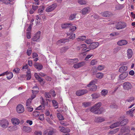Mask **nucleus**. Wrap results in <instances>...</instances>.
I'll list each match as a JSON object with an SVG mask.
<instances>
[{"instance_id":"36","label":"nucleus","mask_w":135,"mask_h":135,"mask_svg":"<svg viewBox=\"0 0 135 135\" xmlns=\"http://www.w3.org/2000/svg\"><path fill=\"white\" fill-rule=\"evenodd\" d=\"M42 104L43 107V109H44L46 106H47L48 105V102L47 100H46V101H44L43 98H42Z\"/></svg>"},{"instance_id":"21","label":"nucleus","mask_w":135,"mask_h":135,"mask_svg":"<svg viewBox=\"0 0 135 135\" xmlns=\"http://www.w3.org/2000/svg\"><path fill=\"white\" fill-rule=\"evenodd\" d=\"M22 129L25 132L29 133L31 131L32 129L30 127L24 126L23 127Z\"/></svg>"},{"instance_id":"16","label":"nucleus","mask_w":135,"mask_h":135,"mask_svg":"<svg viewBox=\"0 0 135 135\" xmlns=\"http://www.w3.org/2000/svg\"><path fill=\"white\" fill-rule=\"evenodd\" d=\"M99 44L98 42H92L90 45V48L92 49H94L98 47Z\"/></svg>"},{"instance_id":"61","label":"nucleus","mask_w":135,"mask_h":135,"mask_svg":"<svg viewBox=\"0 0 135 135\" xmlns=\"http://www.w3.org/2000/svg\"><path fill=\"white\" fill-rule=\"evenodd\" d=\"M27 108L29 112H31L33 110V108L31 106H30L27 107Z\"/></svg>"},{"instance_id":"55","label":"nucleus","mask_w":135,"mask_h":135,"mask_svg":"<svg viewBox=\"0 0 135 135\" xmlns=\"http://www.w3.org/2000/svg\"><path fill=\"white\" fill-rule=\"evenodd\" d=\"M15 127L14 126H11L9 127L8 129L7 130L9 131H12L14 130Z\"/></svg>"},{"instance_id":"10","label":"nucleus","mask_w":135,"mask_h":135,"mask_svg":"<svg viewBox=\"0 0 135 135\" xmlns=\"http://www.w3.org/2000/svg\"><path fill=\"white\" fill-rule=\"evenodd\" d=\"M86 64L85 62L82 61L78 63L74 64L73 67L75 68L78 69L84 66Z\"/></svg>"},{"instance_id":"51","label":"nucleus","mask_w":135,"mask_h":135,"mask_svg":"<svg viewBox=\"0 0 135 135\" xmlns=\"http://www.w3.org/2000/svg\"><path fill=\"white\" fill-rule=\"evenodd\" d=\"M27 80H29L31 79V74L30 72L28 71L26 75Z\"/></svg>"},{"instance_id":"35","label":"nucleus","mask_w":135,"mask_h":135,"mask_svg":"<svg viewBox=\"0 0 135 135\" xmlns=\"http://www.w3.org/2000/svg\"><path fill=\"white\" fill-rule=\"evenodd\" d=\"M108 93V91L106 89L103 90L101 92V94L102 96H104L106 95Z\"/></svg>"},{"instance_id":"8","label":"nucleus","mask_w":135,"mask_h":135,"mask_svg":"<svg viewBox=\"0 0 135 135\" xmlns=\"http://www.w3.org/2000/svg\"><path fill=\"white\" fill-rule=\"evenodd\" d=\"M41 32L40 31H38L35 34L34 36L32 38V40L33 41H37L39 39Z\"/></svg>"},{"instance_id":"18","label":"nucleus","mask_w":135,"mask_h":135,"mask_svg":"<svg viewBox=\"0 0 135 135\" xmlns=\"http://www.w3.org/2000/svg\"><path fill=\"white\" fill-rule=\"evenodd\" d=\"M127 56L128 58L129 59L131 58L133 54V52L132 50L129 49L127 50Z\"/></svg>"},{"instance_id":"41","label":"nucleus","mask_w":135,"mask_h":135,"mask_svg":"<svg viewBox=\"0 0 135 135\" xmlns=\"http://www.w3.org/2000/svg\"><path fill=\"white\" fill-rule=\"evenodd\" d=\"M70 62H72L73 63L77 62H78L79 60L78 58H75L74 59H70L69 60Z\"/></svg>"},{"instance_id":"4","label":"nucleus","mask_w":135,"mask_h":135,"mask_svg":"<svg viewBox=\"0 0 135 135\" xmlns=\"http://www.w3.org/2000/svg\"><path fill=\"white\" fill-rule=\"evenodd\" d=\"M123 88L125 90L129 91L132 88V86L131 83L126 82L123 84Z\"/></svg>"},{"instance_id":"52","label":"nucleus","mask_w":135,"mask_h":135,"mask_svg":"<svg viewBox=\"0 0 135 135\" xmlns=\"http://www.w3.org/2000/svg\"><path fill=\"white\" fill-rule=\"evenodd\" d=\"M44 10V7L42 6H41L40 7V8L38 10V12L40 14H41L43 12V11Z\"/></svg>"},{"instance_id":"22","label":"nucleus","mask_w":135,"mask_h":135,"mask_svg":"<svg viewBox=\"0 0 135 135\" xmlns=\"http://www.w3.org/2000/svg\"><path fill=\"white\" fill-rule=\"evenodd\" d=\"M127 67L126 66H124L121 67L119 69V71L120 73L125 72L127 69Z\"/></svg>"},{"instance_id":"2","label":"nucleus","mask_w":135,"mask_h":135,"mask_svg":"<svg viewBox=\"0 0 135 135\" xmlns=\"http://www.w3.org/2000/svg\"><path fill=\"white\" fill-rule=\"evenodd\" d=\"M127 26V24L126 23L119 22L116 24L115 27L117 30H121L125 28Z\"/></svg>"},{"instance_id":"54","label":"nucleus","mask_w":135,"mask_h":135,"mask_svg":"<svg viewBox=\"0 0 135 135\" xmlns=\"http://www.w3.org/2000/svg\"><path fill=\"white\" fill-rule=\"evenodd\" d=\"M104 68V66L103 65H100L98 66L97 67V69L100 71L103 70Z\"/></svg>"},{"instance_id":"39","label":"nucleus","mask_w":135,"mask_h":135,"mask_svg":"<svg viewBox=\"0 0 135 135\" xmlns=\"http://www.w3.org/2000/svg\"><path fill=\"white\" fill-rule=\"evenodd\" d=\"M127 130L128 131V132H130V130L129 129H127L126 127H123L121 128V129L120 131L121 132H125L127 131Z\"/></svg>"},{"instance_id":"45","label":"nucleus","mask_w":135,"mask_h":135,"mask_svg":"<svg viewBox=\"0 0 135 135\" xmlns=\"http://www.w3.org/2000/svg\"><path fill=\"white\" fill-rule=\"evenodd\" d=\"M75 34H72L71 35H69L68 38L69 39H74L75 37Z\"/></svg>"},{"instance_id":"48","label":"nucleus","mask_w":135,"mask_h":135,"mask_svg":"<svg viewBox=\"0 0 135 135\" xmlns=\"http://www.w3.org/2000/svg\"><path fill=\"white\" fill-rule=\"evenodd\" d=\"M78 3L81 5L85 4L86 3V2L84 0H78Z\"/></svg>"},{"instance_id":"37","label":"nucleus","mask_w":135,"mask_h":135,"mask_svg":"<svg viewBox=\"0 0 135 135\" xmlns=\"http://www.w3.org/2000/svg\"><path fill=\"white\" fill-rule=\"evenodd\" d=\"M98 61L97 59H93L90 62V65L92 66H94L97 64Z\"/></svg>"},{"instance_id":"12","label":"nucleus","mask_w":135,"mask_h":135,"mask_svg":"<svg viewBox=\"0 0 135 135\" xmlns=\"http://www.w3.org/2000/svg\"><path fill=\"white\" fill-rule=\"evenodd\" d=\"M69 40L68 39H63L58 40L56 42V44L59 45H62V44H64L66 42H68Z\"/></svg>"},{"instance_id":"26","label":"nucleus","mask_w":135,"mask_h":135,"mask_svg":"<svg viewBox=\"0 0 135 135\" xmlns=\"http://www.w3.org/2000/svg\"><path fill=\"white\" fill-rule=\"evenodd\" d=\"M135 110V107H133L132 109L129 110L127 112V114H130L132 117H133V115L132 114Z\"/></svg>"},{"instance_id":"3","label":"nucleus","mask_w":135,"mask_h":135,"mask_svg":"<svg viewBox=\"0 0 135 135\" xmlns=\"http://www.w3.org/2000/svg\"><path fill=\"white\" fill-rule=\"evenodd\" d=\"M32 90V95H31V99L32 100L33 99L36 97V94L38 93L39 92V89L37 85L34 86Z\"/></svg>"},{"instance_id":"33","label":"nucleus","mask_w":135,"mask_h":135,"mask_svg":"<svg viewBox=\"0 0 135 135\" xmlns=\"http://www.w3.org/2000/svg\"><path fill=\"white\" fill-rule=\"evenodd\" d=\"M97 80L96 79H95L91 81L90 83L88 84L87 86L88 87H90V85L93 84H95L97 83Z\"/></svg>"},{"instance_id":"23","label":"nucleus","mask_w":135,"mask_h":135,"mask_svg":"<svg viewBox=\"0 0 135 135\" xmlns=\"http://www.w3.org/2000/svg\"><path fill=\"white\" fill-rule=\"evenodd\" d=\"M128 120L127 119H123L120 122H119L120 126H123L127 124L128 122Z\"/></svg>"},{"instance_id":"56","label":"nucleus","mask_w":135,"mask_h":135,"mask_svg":"<svg viewBox=\"0 0 135 135\" xmlns=\"http://www.w3.org/2000/svg\"><path fill=\"white\" fill-rule=\"evenodd\" d=\"M31 33L30 31L27 32L26 33V36L28 39H29L31 38Z\"/></svg>"},{"instance_id":"20","label":"nucleus","mask_w":135,"mask_h":135,"mask_svg":"<svg viewBox=\"0 0 135 135\" xmlns=\"http://www.w3.org/2000/svg\"><path fill=\"white\" fill-rule=\"evenodd\" d=\"M35 67L38 70H40L43 68V66L39 63H36L34 64Z\"/></svg>"},{"instance_id":"60","label":"nucleus","mask_w":135,"mask_h":135,"mask_svg":"<svg viewBox=\"0 0 135 135\" xmlns=\"http://www.w3.org/2000/svg\"><path fill=\"white\" fill-rule=\"evenodd\" d=\"M38 80V81L42 85H43L45 83V82L44 81L43 79L41 78Z\"/></svg>"},{"instance_id":"5","label":"nucleus","mask_w":135,"mask_h":135,"mask_svg":"<svg viewBox=\"0 0 135 135\" xmlns=\"http://www.w3.org/2000/svg\"><path fill=\"white\" fill-rule=\"evenodd\" d=\"M8 120L5 119H3L0 120V125L2 128H6L8 125Z\"/></svg>"},{"instance_id":"57","label":"nucleus","mask_w":135,"mask_h":135,"mask_svg":"<svg viewBox=\"0 0 135 135\" xmlns=\"http://www.w3.org/2000/svg\"><path fill=\"white\" fill-rule=\"evenodd\" d=\"M80 47L81 48H83V50H86V45L85 44H80Z\"/></svg>"},{"instance_id":"17","label":"nucleus","mask_w":135,"mask_h":135,"mask_svg":"<svg viewBox=\"0 0 135 135\" xmlns=\"http://www.w3.org/2000/svg\"><path fill=\"white\" fill-rule=\"evenodd\" d=\"M69 47L68 46H66L61 47L60 49V52L61 53H64L66 52Z\"/></svg>"},{"instance_id":"44","label":"nucleus","mask_w":135,"mask_h":135,"mask_svg":"<svg viewBox=\"0 0 135 135\" xmlns=\"http://www.w3.org/2000/svg\"><path fill=\"white\" fill-rule=\"evenodd\" d=\"M54 106L55 107V108H58V103L55 100H53L52 101Z\"/></svg>"},{"instance_id":"6","label":"nucleus","mask_w":135,"mask_h":135,"mask_svg":"<svg viewBox=\"0 0 135 135\" xmlns=\"http://www.w3.org/2000/svg\"><path fill=\"white\" fill-rule=\"evenodd\" d=\"M5 75H7V78L8 79H10L12 78L13 76V74L12 72L6 71L1 74H0V76H4Z\"/></svg>"},{"instance_id":"43","label":"nucleus","mask_w":135,"mask_h":135,"mask_svg":"<svg viewBox=\"0 0 135 135\" xmlns=\"http://www.w3.org/2000/svg\"><path fill=\"white\" fill-rule=\"evenodd\" d=\"M57 117L59 120H64V117L60 113H58L57 114Z\"/></svg>"},{"instance_id":"30","label":"nucleus","mask_w":135,"mask_h":135,"mask_svg":"<svg viewBox=\"0 0 135 135\" xmlns=\"http://www.w3.org/2000/svg\"><path fill=\"white\" fill-rule=\"evenodd\" d=\"M90 90L91 91H95L97 89V86L95 84H93L90 85Z\"/></svg>"},{"instance_id":"7","label":"nucleus","mask_w":135,"mask_h":135,"mask_svg":"<svg viewBox=\"0 0 135 135\" xmlns=\"http://www.w3.org/2000/svg\"><path fill=\"white\" fill-rule=\"evenodd\" d=\"M16 110L19 113H22L25 110L23 106L21 104H19L16 107Z\"/></svg>"},{"instance_id":"47","label":"nucleus","mask_w":135,"mask_h":135,"mask_svg":"<svg viewBox=\"0 0 135 135\" xmlns=\"http://www.w3.org/2000/svg\"><path fill=\"white\" fill-rule=\"evenodd\" d=\"M12 0H3L1 1L5 4H9L10 2H12Z\"/></svg>"},{"instance_id":"29","label":"nucleus","mask_w":135,"mask_h":135,"mask_svg":"<svg viewBox=\"0 0 135 135\" xmlns=\"http://www.w3.org/2000/svg\"><path fill=\"white\" fill-rule=\"evenodd\" d=\"M119 126H120L119 122H117L113 124L110 126V127L111 128H113Z\"/></svg>"},{"instance_id":"42","label":"nucleus","mask_w":135,"mask_h":135,"mask_svg":"<svg viewBox=\"0 0 135 135\" xmlns=\"http://www.w3.org/2000/svg\"><path fill=\"white\" fill-rule=\"evenodd\" d=\"M40 114V113L38 111H34L33 113V115L35 117H37Z\"/></svg>"},{"instance_id":"62","label":"nucleus","mask_w":135,"mask_h":135,"mask_svg":"<svg viewBox=\"0 0 135 135\" xmlns=\"http://www.w3.org/2000/svg\"><path fill=\"white\" fill-rule=\"evenodd\" d=\"M38 118L40 120H41L42 121L44 119V114H41L39 116Z\"/></svg>"},{"instance_id":"19","label":"nucleus","mask_w":135,"mask_h":135,"mask_svg":"<svg viewBox=\"0 0 135 135\" xmlns=\"http://www.w3.org/2000/svg\"><path fill=\"white\" fill-rule=\"evenodd\" d=\"M128 42L126 40H120L118 42L117 44L119 46H122L126 45L127 44Z\"/></svg>"},{"instance_id":"59","label":"nucleus","mask_w":135,"mask_h":135,"mask_svg":"<svg viewBox=\"0 0 135 135\" xmlns=\"http://www.w3.org/2000/svg\"><path fill=\"white\" fill-rule=\"evenodd\" d=\"M76 14H72L70 15L69 17V19L70 20H73L75 18V16Z\"/></svg>"},{"instance_id":"49","label":"nucleus","mask_w":135,"mask_h":135,"mask_svg":"<svg viewBox=\"0 0 135 135\" xmlns=\"http://www.w3.org/2000/svg\"><path fill=\"white\" fill-rule=\"evenodd\" d=\"M97 68L95 66L93 67L91 69V71L93 73V74H94L97 71Z\"/></svg>"},{"instance_id":"25","label":"nucleus","mask_w":135,"mask_h":135,"mask_svg":"<svg viewBox=\"0 0 135 135\" xmlns=\"http://www.w3.org/2000/svg\"><path fill=\"white\" fill-rule=\"evenodd\" d=\"M105 120V119L104 118L100 117H96L95 118V122H102L104 121Z\"/></svg>"},{"instance_id":"27","label":"nucleus","mask_w":135,"mask_h":135,"mask_svg":"<svg viewBox=\"0 0 135 135\" xmlns=\"http://www.w3.org/2000/svg\"><path fill=\"white\" fill-rule=\"evenodd\" d=\"M54 133L53 131H50L48 129L45 130L44 132V135H52Z\"/></svg>"},{"instance_id":"34","label":"nucleus","mask_w":135,"mask_h":135,"mask_svg":"<svg viewBox=\"0 0 135 135\" xmlns=\"http://www.w3.org/2000/svg\"><path fill=\"white\" fill-rule=\"evenodd\" d=\"M96 77L99 79L102 78L104 76L103 74L101 73H98L96 74Z\"/></svg>"},{"instance_id":"64","label":"nucleus","mask_w":135,"mask_h":135,"mask_svg":"<svg viewBox=\"0 0 135 135\" xmlns=\"http://www.w3.org/2000/svg\"><path fill=\"white\" fill-rule=\"evenodd\" d=\"M35 135H42V133L40 131H35Z\"/></svg>"},{"instance_id":"63","label":"nucleus","mask_w":135,"mask_h":135,"mask_svg":"<svg viewBox=\"0 0 135 135\" xmlns=\"http://www.w3.org/2000/svg\"><path fill=\"white\" fill-rule=\"evenodd\" d=\"M34 76L37 80H38L41 77L38 75V73H35L34 74Z\"/></svg>"},{"instance_id":"46","label":"nucleus","mask_w":135,"mask_h":135,"mask_svg":"<svg viewBox=\"0 0 135 135\" xmlns=\"http://www.w3.org/2000/svg\"><path fill=\"white\" fill-rule=\"evenodd\" d=\"M91 96L92 97V98L94 99L99 97H100V95L99 94L94 93L92 94L91 95Z\"/></svg>"},{"instance_id":"28","label":"nucleus","mask_w":135,"mask_h":135,"mask_svg":"<svg viewBox=\"0 0 135 135\" xmlns=\"http://www.w3.org/2000/svg\"><path fill=\"white\" fill-rule=\"evenodd\" d=\"M111 14V12L107 11H105L102 13V15L103 16L106 17H109Z\"/></svg>"},{"instance_id":"24","label":"nucleus","mask_w":135,"mask_h":135,"mask_svg":"<svg viewBox=\"0 0 135 135\" xmlns=\"http://www.w3.org/2000/svg\"><path fill=\"white\" fill-rule=\"evenodd\" d=\"M89 7H86L83 8L81 10L82 14L85 15L89 11Z\"/></svg>"},{"instance_id":"13","label":"nucleus","mask_w":135,"mask_h":135,"mask_svg":"<svg viewBox=\"0 0 135 135\" xmlns=\"http://www.w3.org/2000/svg\"><path fill=\"white\" fill-rule=\"evenodd\" d=\"M128 73L125 72L120 74L119 76V80H124L128 76Z\"/></svg>"},{"instance_id":"31","label":"nucleus","mask_w":135,"mask_h":135,"mask_svg":"<svg viewBox=\"0 0 135 135\" xmlns=\"http://www.w3.org/2000/svg\"><path fill=\"white\" fill-rule=\"evenodd\" d=\"M71 25L70 23H64L61 25V27L62 28H66Z\"/></svg>"},{"instance_id":"40","label":"nucleus","mask_w":135,"mask_h":135,"mask_svg":"<svg viewBox=\"0 0 135 135\" xmlns=\"http://www.w3.org/2000/svg\"><path fill=\"white\" fill-rule=\"evenodd\" d=\"M45 114L47 116H49L50 115V118L51 119H52L53 117L52 115V114H50V113L49 111V110H47L46 111L45 113Z\"/></svg>"},{"instance_id":"32","label":"nucleus","mask_w":135,"mask_h":135,"mask_svg":"<svg viewBox=\"0 0 135 135\" xmlns=\"http://www.w3.org/2000/svg\"><path fill=\"white\" fill-rule=\"evenodd\" d=\"M86 38V37L85 36H79L76 39L77 41H80L85 40Z\"/></svg>"},{"instance_id":"58","label":"nucleus","mask_w":135,"mask_h":135,"mask_svg":"<svg viewBox=\"0 0 135 135\" xmlns=\"http://www.w3.org/2000/svg\"><path fill=\"white\" fill-rule=\"evenodd\" d=\"M76 29V26H72L70 27V31L73 32Z\"/></svg>"},{"instance_id":"38","label":"nucleus","mask_w":135,"mask_h":135,"mask_svg":"<svg viewBox=\"0 0 135 135\" xmlns=\"http://www.w3.org/2000/svg\"><path fill=\"white\" fill-rule=\"evenodd\" d=\"M32 100L31 99L29 98L28 99L26 102V107L30 106L31 105Z\"/></svg>"},{"instance_id":"11","label":"nucleus","mask_w":135,"mask_h":135,"mask_svg":"<svg viewBox=\"0 0 135 135\" xmlns=\"http://www.w3.org/2000/svg\"><path fill=\"white\" fill-rule=\"evenodd\" d=\"M88 92V91L86 90H82L77 91L76 94L78 96H80L87 93Z\"/></svg>"},{"instance_id":"14","label":"nucleus","mask_w":135,"mask_h":135,"mask_svg":"<svg viewBox=\"0 0 135 135\" xmlns=\"http://www.w3.org/2000/svg\"><path fill=\"white\" fill-rule=\"evenodd\" d=\"M11 121L12 123L15 125H17L19 124L20 123V120L18 118H13L11 119Z\"/></svg>"},{"instance_id":"1","label":"nucleus","mask_w":135,"mask_h":135,"mask_svg":"<svg viewBox=\"0 0 135 135\" xmlns=\"http://www.w3.org/2000/svg\"><path fill=\"white\" fill-rule=\"evenodd\" d=\"M102 105L101 102H99L95 104L94 106L91 107L90 111L95 114H99L104 112V109L102 108H100Z\"/></svg>"},{"instance_id":"50","label":"nucleus","mask_w":135,"mask_h":135,"mask_svg":"<svg viewBox=\"0 0 135 135\" xmlns=\"http://www.w3.org/2000/svg\"><path fill=\"white\" fill-rule=\"evenodd\" d=\"M85 107L90 106L91 105V103L90 102H84L82 104Z\"/></svg>"},{"instance_id":"53","label":"nucleus","mask_w":135,"mask_h":135,"mask_svg":"<svg viewBox=\"0 0 135 135\" xmlns=\"http://www.w3.org/2000/svg\"><path fill=\"white\" fill-rule=\"evenodd\" d=\"M32 53V50L31 48H29L28 49L27 51V54L28 56H30Z\"/></svg>"},{"instance_id":"9","label":"nucleus","mask_w":135,"mask_h":135,"mask_svg":"<svg viewBox=\"0 0 135 135\" xmlns=\"http://www.w3.org/2000/svg\"><path fill=\"white\" fill-rule=\"evenodd\" d=\"M56 6L57 4L56 3L54 4L47 8L46 11L47 12H51L54 10L56 8Z\"/></svg>"},{"instance_id":"15","label":"nucleus","mask_w":135,"mask_h":135,"mask_svg":"<svg viewBox=\"0 0 135 135\" xmlns=\"http://www.w3.org/2000/svg\"><path fill=\"white\" fill-rule=\"evenodd\" d=\"M59 128L60 131L64 133H68L70 131V129L68 128H65L63 126H60Z\"/></svg>"}]
</instances>
